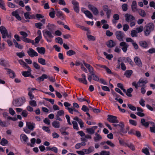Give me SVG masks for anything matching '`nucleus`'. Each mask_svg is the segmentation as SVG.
I'll return each instance as SVG.
<instances>
[{
  "label": "nucleus",
  "mask_w": 155,
  "mask_h": 155,
  "mask_svg": "<svg viewBox=\"0 0 155 155\" xmlns=\"http://www.w3.org/2000/svg\"><path fill=\"white\" fill-rule=\"evenodd\" d=\"M154 26L153 23L148 24L144 28V35L146 36L149 35L151 31L153 30Z\"/></svg>",
  "instance_id": "1"
},
{
  "label": "nucleus",
  "mask_w": 155,
  "mask_h": 155,
  "mask_svg": "<svg viewBox=\"0 0 155 155\" xmlns=\"http://www.w3.org/2000/svg\"><path fill=\"white\" fill-rule=\"evenodd\" d=\"M25 101V99L24 97L19 98L14 100L12 104L15 107H19L23 105Z\"/></svg>",
  "instance_id": "2"
},
{
  "label": "nucleus",
  "mask_w": 155,
  "mask_h": 155,
  "mask_svg": "<svg viewBox=\"0 0 155 155\" xmlns=\"http://www.w3.org/2000/svg\"><path fill=\"white\" fill-rule=\"evenodd\" d=\"M147 83V80L144 81L143 79H140L137 83L135 81L133 82L132 85L137 89L138 87H143Z\"/></svg>",
  "instance_id": "3"
},
{
  "label": "nucleus",
  "mask_w": 155,
  "mask_h": 155,
  "mask_svg": "<svg viewBox=\"0 0 155 155\" xmlns=\"http://www.w3.org/2000/svg\"><path fill=\"white\" fill-rule=\"evenodd\" d=\"M51 31L48 30L43 31V35L44 38L46 39L47 41L49 42H51L52 40L51 39H49L48 38H52L54 37L53 35L52 34Z\"/></svg>",
  "instance_id": "4"
},
{
  "label": "nucleus",
  "mask_w": 155,
  "mask_h": 155,
  "mask_svg": "<svg viewBox=\"0 0 155 155\" xmlns=\"http://www.w3.org/2000/svg\"><path fill=\"white\" fill-rule=\"evenodd\" d=\"M0 31L3 38H5L6 37L9 38H11V35L8 34L7 30L4 26H2L0 27Z\"/></svg>",
  "instance_id": "5"
},
{
  "label": "nucleus",
  "mask_w": 155,
  "mask_h": 155,
  "mask_svg": "<svg viewBox=\"0 0 155 155\" xmlns=\"http://www.w3.org/2000/svg\"><path fill=\"white\" fill-rule=\"evenodd\" d=\"M115 35L117 38L120 41H122L125 37V34L121 31H117L115 32Z\"/></svg>",
  "instance_id": "6"
},
{
  "label": "nucleus",
  "mask_w": 155,
  "mask_h": 155,
  "mask_svg": "<svg viewBox=\"0 0 155 155\" xmlns=\"http://www.w3.org/2000/svg\"><path fill=\"white\" fill-rule=\"evenodd\" d=\"M107 120L110 123H116L119 122L118 120L117 119V117L108 115L107 116Z\"/></svg>",
  "instance_id": "7"
},
{
  "label": "nucleus",
  "mask_w": 155,
  "mask_h": 155,
  "mask_svg": "<svg viewBox=\"0 0 155 155\" xmlns=\"http://www.w3.org/2000/svg\"><path fill=\"white\" fill-rule=\"evenodd\" d=\"M82 78H78L76 77H74V78L76 80H78L80 82L87 84V81L86 79V76L84 74H82L81 75Z\"/></svg>",
  "instance_id": "8"
},
{
  "label": "nucleus",
  "mask_w": 155,
  "mask_h": 155,
  "mask_svg": "<svg viewBox=\"0 0 155 155\" xmlns=\"http://www.w3.org/2000/svg\"><path fill=\"white\" fill-rule=\"evenodd\" d=\"M87 75L88 76V80L90 82H91L92 79L96 81H98L99 80V78L98 77L95 75L94 73L93 74H88Z\"/></svg>",
  "instance_id": "9"
},
{
  "label": "nucleus",
  "mask_w": 155,
  "mask_h": 155,
  "mask_svg": "<svg viewBox=\"0 0 155 155\" xmlns=\"http://www.w3.org/2000/svg\"><path fill=\"white\" fill-rule=\"evenodd\" d=\"M28 54L31 57L34 56H37L38 55V53L33 49L30 48L29 50L27 51Z\"/></svg>",
  "instance_id": "10"
},
{
  "label": "nucleus",
  "mask_w": 155,
  "mask_h": 155,
  "mask_svg": "<svg viewBox=\"0 0 155 155\" xmlns=\"http://www.w3.org/2000/svg\"><path fill=\"white\" fill-rule=\"evenodd\" d=\"M120 46L122 47L121 49L122 51L124 52H126L127 49V48L129 47L128 45L124 41H122L120 43Z\"/></svg>",
  "instance_id": "11"
},
{
  "label": "nucleus",
  "mask_w": 155,
  "mask_h": 155,
  "mask_svg": "<svg viewBox=\"0 0 155 155\" xmlns=\"http://www.w3.org/2000/svg\"><path fill=\"white\" fill-rule=\"evenodd\" d=\"M72 3L74 5V11L77 13H78L79 11V3L75 0H73Z\"/></svg>",
  "instance_id": "12"
},
{
  "label": "nucleus",
  "mask_w": 155,
  "mask_h": 155,
  "mask_svg": "<svg viewBox=\"0 0 155 155\" xmlns=\"http://www.w3.org/2000/svg\"><path fill=\"white\" fill-rule=\"evenodd\" d=\"M88 8L89 9L91 10L94 15H97L98 13V11L97 9L91 5H89Z\"/></svg>",
  "instance_id": "13"
},
{
  "label": "nucleus",
  "mask_w": 155,
  "mask_h": 155,
  "mask_svg": "<svg viewBox=\"0 0 155 155\" xmlns=\"http://www.w3.org/2000/svg\"><path fill=\"white\" fill-rule=\"evenodd\" d=\"M20 137L21 142L24 144L26 143L28 141V137L25 134H21L20 135Z\"/></svg>",
  "instance_id": "14"
},
{
  "label": "nucleus",
  "mask_w": 155,
  "mask_h": 155,
  "mask_svg": "<svg viewBox=\"0 0 155 155\" xmlns=\"http://www.w3.org/2000/svg\"><path fill=\"white\" fill-rule=\"evenodd\" d=\"M126 21L128 22H131L135 20V18L132 15L127 14L125 15Z\"/></svg>",
  "instance_id": "15"
},
{
  "label": "nucleus",
  "mask_w": 155,
  "mask_h": 155,
  "mask_svg": "<svg viewBox=\"0 0 155 155\" xmlns=\"http://www.w3.org/2000/svg\"><path fill=\"white\" fill-rule=\"evenodd\" d=\"M97 128V126H95L91 128H87L86 129V132L91 134H93L95 132V130Z\"/></svg>",
  "instance_id": "16"
},
{
  "label": "nucleus",
  "mask_w": 155,
  "mask_h": 155,
  "mask_svg": "<svg viewBox=\"0 0 155 155\" xmlns=\"http://www.w3.org/2000/svg\"><path fill=\"white\" fill-rule=\"evenodd\" d=\"M26 126L28 128L31 130H33L35 127V124L34 123L30 122H26Z\"/></svg>",
  "instance_id": "17"
},
{
  "label": "nucleus",
  "mask_w": 155,
  "mask_h": 155,
  "mask_svg": "<svg viewBox=\"0 0 155 155\" xmlns=\"http://www.w3.org/2000/svg\"><path fill=\"white\" fill-rule=\"evenodd\" d=\"M48 75L45 74H43L42 75L41 77L38 78L36 80L38 81L39 82L41 81H43L45 79L48 78Z\"/></svg>",
  "instance_id": "18"
},
{
  "label": "nucleus",
  "mask_w": 155,
  "mask_h": 155,
  "mask_svg": "<svg viewBox=\"0 0 155 155\" xmlns=\"http://www.w3.org/2000/svg\"><path fill=\"white\" fill-rule=\"evenodd\" d=\"M134 61L135 63L139 67H142V64L140 59L137 57H136L134 58Z\"/></svg>",
  "instance_id": "19"
},
{
  "label": "nucleus",
  "mask_w": 155,
  "mask_h": 155,
  "mask_svg": "<svg viewBox=\"0 0 155 155\" xmlns=\"http://www.w3.org/2000/svg\"><path fill=\"white\" fill-rule=\"evenodd\" d=\"M131 8L133 12H135L137 10V4L135 1H133L132 3Z\"/></svg>",
  "instance_id": "20"
},
{
  "label": "nucleus",
  "mask_w": 155,
  "mask_h": 155,
  "mask_svg": "<svg viewBox=\"0 0 155 155\" xmlns=\"http://www.w3.org/2000/svg\"><path fill=\"white\" fill-rule=\"evenodd\" d=\"M95 136L94 137V141L95 142H97L102 139V137L97 133L95 134Z\"/></svg>",
  "instance_id": "21"
},
{
  "label": "nucleus",
  "mask_w": 155,
  "mask_h": 155,
  "mask_svg": "<svg viewBox=\"0 0 155 155\" xmlns=\"http://www.w3.org/2000/svg\"><path fill=\"white\" fill-rule=\"evenodd\" d=\"M31 68L30 70H28L27 71H22L21 72L22 74L25 77H28L31 74Z\"/></svg>",
  "instance_id": "22"
},
{
  "label": "nucleus",
  "mask_w": 155,
  "mask_h": 155,
  "mask_svg": "<svg viewBox=\"0 0 155 155\" xmlns=\"http://www.w3.org/2000/svg\"><path fill=\"white\" fill-rule=\"evenodd\" d=\"M12 14L13 16H15L18 20H21V18L18 14V12L17 10L12 12Z\"/></svg>",
  "instance_id": "23"
},
{
  "label": "nucleus",
  "mask_w": 155,
  "mask_h": 155,
  "mask_svg": "<svg viewBox=\"0 0 155 155\" xmlns=\"http://www.w3.org/2000/svg\"><path fill=\"white\" fill-rule=\"evenodd\" d=\"M36 49L38 52L40 54H44L45 53V50L44 47H38Z\"/></svg>",
  "instance_id": "24"
},
{
  "label": "nucleus",
  "mask_w": 155,
  "mask_h": 155,
  "mask_svg": "<svg viewBox=\"0 0 155 155\" xmlns=\"http://www.w3.org/2000/svg\"><path fill=\"white\" fill-rule=\"evenodd\" d=\"M133 71L131 70H128L126 71L124 74V75L127 78H130L132 74Z\"/></svg>",
  "instance_id": "25"
},
{
  "label": "nucleus",
  "mask_w": 155,
  "mask_h": 155,
  "mask_svg": "<svg viewBox=\"0 0 155 155\" xmlns=\"http://www.w3.org/2000/svg\"><path fill=\"white\" fill-rule=\"evenodd\" d=\"M139 45L143 48H146L147 47L148 45L147 42L144 41H141L139 42Z\"/></svg>",
  "instance_id": "26"
},
{
  "label": "nucleus",
  "mask_w": 155,
  "mask_h": 155,
  "mask_svg": "<svg viewBox=\"0 0 155 155\" xmlns=\"http://www.w3.org/2000/svg\"><path fill=\"white\" fill-rule=\"evenodd\" d=\"M52 126L55 128H58L60 127V123L58 121H54L52 123Z\"/></svg>",
  "instance_id": "27"
},
{
  "label": "nucleus",
  "mask_w": 155,
  "mask_h": 155,
  "mask_svg": "<svg viewBox=\"0 0 155 155\" xmlns=\"http://www.w3.org/2000/svg\"><path fill=\"white\" fill-rule=\"evenodd\" d=\"M47 27L49 31H52L54 30V28L55 27V26L53 24H51L49 23L47 25Z\"/></svg>",
  "instance_id": "28"
},
{
  "label": "nucleus",
  "mask_w": 155,
  "mask_h": 155,
  "mask_svg": "<svg viewBox=\"0 0 155 155\" xmlns=\"http://www.w3.org/2000/svg\"><path fill=\"white\" fill-rule=\"evenodd\" d=\"M141 123L142 125L146 127H148L149 125L148 122L146 121L145 120L144 118H142L141 120Z\"/></svg>",
  "instance_id": "29"
},
{
  "label": "nucleus",
  "mask_w": 155,
  "mask_h": 155,
  "mask_svg": "<svg viewBox=\"0 0 155 155\" xmlns=\"http://www.w3.org/2000/svg\"><path fill=\"white\" fill-rule=\"evenodd\" d=\"M107 46L109 48H111L115 45V43L112 40H110L107 44Z\"/></svg>",
  "instance_id": "30"
},
{
  "label": "nucleus",
  "mask_w": 155,
  "mask_h": 155,
  "mask_svg": "<svg viewBox=\"0 0 155 155\" xmlns=\"http://www.w3.org/2000/svg\"><path fill=\"white\" fill-rule=\"evenodd\" d=\"M57 10V14L56 15L58 17H60L61 19H63L64 18L63 16L62 12L58 10V9H56Z\"/></svg>",
  "instance_id": "31"
},
{
  "label": "nucleus",
  "mask_w": 155,
  "mask_h": 155,
  "mask_svg": "<svg viewBox=\"0 0 155 155\" xmlns=\"http://www.w3.org/2000/svg\"><path fill=\"white\" fill-rule=\"evenodd\" d=\"M126 146H127L130 148L132 150H135V148L134 145L131 143H127L126 144Z\"/></svg>",
  "instance_id": "32"
},
{
  "label": "nucleus",
  "mask_w": 155,
  "mask_h": 155,
  "mask_svg": "<svg viewBox=\"0 0 155 155\" xmlns=\"http://www.w3.org/2000/svg\"><path fill=\"white\" fill-rule=\"evenodd\" d=\"M72 123L74 129L76 130H79V128L77 122L75 121H73Z\"/></svg>",
  "instance_id": "33"
},
{
  "label": "nucleus",
  "mask_w": 155,
  "mask_h": 155,
  "mask_svg": "<svg viewBox=\"0 0 155 155\" xmlns=\"http://www.w3.org/2000/svg\"><path fill=\"white\" fill-rule=\"evenodd\" d=\"M38 62L42 64V65H44L46 64L45 60L42 58H39L38 59Z\"/></svg>",
  "instance_id": "34"
},
{
  "label": "nucleus",
  "mask_w": 155,
  "mask_h": 155,
  "mask_svg": "<svg viewBox=\"0 0 155 155\" xmlns=\"http://www.w3.org/2000/svg\"><path fill=\"white\" fill-rule=\"evenodd\" d=\"M8 72L9 73V76L10 78H14L15 77V73L12 70L8 69Z\"/></svg>",
  "instance_id": "35"
},
{
  "label": "nucleus",
  "mask_w": 155,
  "mask_h": 155,
  "mask_svg": "<svg viewBox=\"0 0 155 155\" xmlns=\"http://www.w3.org/2000/svg\"><path fill=\"white\" fill-rule=\"evenodd\" d=\"M85 15L89 18L92 19L93 18V16L92 14L88 10H87V12H85Z\"/></svg>",
  "instance_id": "36"
},
{
  "label": "nucleus",
  "mask_w": 155,
  "mask_h": 155,
  "mask_svg": "<svg viewBox=\"0 0 155 155\" xmlns=\"http://www.w3.org/2000/svg\"><path fill=\"white\" fill-rule=\"evenodd\" d=\"M19 33L22 36L21 38V40L28 37V34L24 31H21L19 32Z\"/></svg>",
  "instance_id": "37"
},
{
  "label": "nucleus",
  "mask_w": 155,
  "mask_h": 155,
  "mask_svg": "<svg viewBox=\"0 0 155 155\" xmlns=\"http://www.w3.org/2000/svg\"><path fill=\"white\" fill-rule=\"evenodd\" d=\"M30 90V87H29L28 89V95L29 96V98L31 100L34 97V96L32 94V92Z\"/></svg>",
  "instance_id": "38"
},
{
  "label": "nucleus",
  "mask_w": 155,
  "mask_h": 155,
  "mask_svg": "<svg viewBox=\"0 0 155 155\" xmlns=\"http://www.w3.org/2000/svg\"><path fill=\"white\" fill-rule=\"evenodd\" d=\"M7 143L8 141L4 138H2L0 142L1 144L3 146H5Z\"/></svg>",
  "instance_id": "39"
},
{
  "label": "nucleus",
  "mask_w": 155,
  "mask_h": 155,
  "mask_svg": "<svg viewBox=\"0 0 155 155\" xmlns=\"http://www.w3.org/2000/svg\"><path fill=\"white\" fill-rule=\"evenodd\" d=\"M133 89L132 88H130L127 90V92H126V94L128 97H131L132 95L130 93L132 92Z\"/></svg>",
  "instance_id": "40"
},
{
  "label": "nucleus",
  "mask_w": 155,
  "mask_h": 155,
  "mask_svg": "<svg viewBox=\"0 0 155 155\" xmlns=\"http://www.w3.org/2000/svg\"><path fill=\"white\" fill-rule=\"evenodd\" d=\"M29 104L32 107H35L37 106L36 101L34 100H31L29 101Z\"/></svg>",
  "instance_id": "41"
},
{
  "label": "nucleus",
  "mask_w": 155,
  "mask_h": 155,
  "mask_svg": "<svg viewBox=\"0 0 155 155\" xmlns=\"http://www.w3.org/2000/svg\"><path fill=\"white\" fill-rule=\"evenodd\" d=\"M33 65L34 67L36 69L39 70L40 69V67L39 64L35 62H33Z\"/></svg>",
  "instance_id": "42"
},
{
  "label": "nucleus",
  "mask_w": 155,
  "mask_h": 155,
  "mask_svg": "<svg viewBox=\"0 0 155 155\" xmlns=\"http://www.w3.org/2000/svg\"><path fill=\"white\" fill-rule=\"evenodd\" d=\"M142 152L146 155H150V154L148 149L147 148L142 149Z\"/></svg>",
  "instance_id": "43"
},
{
  "label": "nucleus",
  "mask_w": 155,
  "mask_h": 155,
  "mask_svg": "<svg viewBox=\"0 0 155 155\" xmlns=\"http://www.w3.org/2000/svg\"><path fill=\"white\" fill-rule=\"evenodd\" d=\"M132 133L135 134L138 137H140L141 136L140 132L137 131H135L134 130H132Z\"/></svg>",
  "instance_id": "44"
},
{
  "label": "nucleus",
  "mask_w": 155,
  "mask_h": 155,
  "mask_svg": "<svg viewBox=\"0 0 155 155\" xmlns=\"http://www.w3.org/2000/svg\"><path fill=\"white\" fill-rule=\"evenodd\" d=\"M103 54L105 56H106V58L109 60L111 59L113 57V55L112 54H107L106 52H104Z\"/></svg>",
  "instance_id": "45"
},
{
  "label": "nucleus",
  "mask_w": 155,
  "mask_h": 155,
  "mask_svg": "<svg viewBox=\"0 0 155 155\" xmlns=\"http://www.w3.org/2000/svg\"><path fill=\"white\" fill-rule=\"evenodd\" d=\"M137 32L135 30H132L131 31L130 35L132 37H134L137 36Z\"/></svg>",
  "instance_id": "46"
},
{
  "label": "nucleus",
  "mask_w": 155,
  "mask_h": 155,
  "mask_svg": "<svg viewBox=\"0 0 155 155\" xmlns=\"http://www.w3.org/2000/svg\"><path fill=\"white\" fill-rule=\"evenodd\" d=\"M76 53L75 51L71 50H69L67 52V54L68 55L71 56L75 54Z\"/></svg>",
  "instance_id": "47"
},
{
  "label": "nucleus",
  "mask_w": 155,
  "mask_h": 155,
  "mask_svg": "<svg viewBox=\"0 0 155 155\" xmlns=\"http://www.w3.org/2000/svg\"><path fill=\"white\" fill-rule=\"evenodd\" d=\"M16 54L17 56L19 57L20 58H22L25 56V53L23 51H21V52H17Z\"/></svg>",
  "instance_id": "48"
},
{
  "label": "nucleus",
  "mask_w": 155,
  "mask_h": 155,
  "mask_svg": "<svg viewBox=\"0 0 155 155\" xmlns=\"http://www.w3.org/2000/svg\"><path fill=\"white\" fill-rule=\"evenodd\" d=\"M43 24L41 22H38L35 23V27L38 28L39 29H41V27L42 26Z\"/></svg>",
  "instance_id": "49"
},
{
  "label": "nucleus",
  "mask_w": 155,
  "mask_h": 155,
  "mask_svg": "<svg viewBox=\"0 0 155 155\" xmlns=\"http://www.w3.org/2000/svg\"><path fill=\"white\" fill-rule=\"evenodd\" d=\"M55 40L56 42H57L58 43L60 44L61 45L63 44V42L62 38L60 37H58L56 38Z\"/></svg>",
  "instance_id": "50"
},
{
  "label": "nucleus",
  "mask_w": 155,
  "mask_h": 155,
  "mask_svg": "<svg viewBox=\"0 0 155 155\" xmlns=\"http://www.w3.org/2000/svg\"><path fill=\"white\" fill-rule=\"evenodd\" d=\"M136 30L137 33H140L144 30V28L142 26H140L139 27L136 28Z\"/></svg>",
  "instance_id": "51"
},
{
  "label": "nucleus",
  "mask_w": 155,
  "mask_h": 155,
  "mask_svg": "<svg viewBox=\"0 0 155 155\" xmlns=\"http://www.w3.org/2000/svg\"><path fill=\"white\" fill-rule=\"evenodd\" d=\"M138 12L140 15L142 17H144L146 15L145 13L143 10H139Z\"/></svg>",
  "instance_id": "52"
},
{
  "label": "nucleus",
  "mask_w": 155,
  "mask_h": 155,
  "mask_svg": "<svg viewBox=\"0 0 155 155\" xmlns=\"http://www.w3.org/2000/svg\"><path fill=\"white\" fill-rule=\"evenodd\" d=\"M100 155H110L109 151H102L100 153Z\"/></svg>",
  "instance_id": "53"
},
{
  "label": "nucleus",
  "mask_w": 155,
  "mask_h": 155,
  "mask_svg": "<svg viewBox=\"0 0 155 155\" xmlns=\"http://www.w3.org/2000/svg\"><path fill=\"white\" fill-rule=\"evenodd\" d=\"M118 126H119L120 127V130L121 131L124 133H127V131H124L123 130V128L124 127V125L122 123H120L119 124H118Z\"/></svg>",
  "instance_id": "54"
},
{
  "label": "nucleus",
  "mask_w": 155,
  "mask_h": 155,
  "mask_svg": "<svg viewBox=\"0 0 155 155\" xmlns=\"http://www.w3.org/2000/svg\"><path fill=\"white\" fill-rule=\"evenodd\" d=\"M122 8L124 11H126L127 10V5L126 4H124L122 5Z\"/></svg>",
  "instance_id": "55"
},
{
  "label": "nucleus",
  "mask_w": 155,
  "mask_h": 155,
  "mask_svg": "<svg viewBox=\"0 0 155 155\" xmlns=\"http://www.w3.org/2000/svg\"><path fill=\"white\" fill-rule=\"evenodd\" d=\"M106 143L111 147H114L115 146V145L111 141L109 140H107L106 142Z\"/></svg>",
  "instance_id": "56"
},
{
  "label": "nucleus",
  "mask_w": 155,
  "mask_h": 155,
  "mask_svg": "<svg viewBox=\"0 0 155 155\" xmlns=\"http://www.w3.org/2000/svg\"><path fill=\"white\" fill-rule=\"evenodd\" d=\"M42 129L44 130L46 132H47L48 133H49L51 132L50 130L48 127L46 126L43 127H42Z\"/></svg>",
  "instance_id": "57"
},
{
  "label": "nucleus",
  "mask_w": 155,
  "mask_h": 155,
  "mask_svg": "<svg viewBox=\"0 0 155 155\" xmlns=\"http://www.w3.org/2000/svg\"><path fill=\"white\" fill-rule=\"evenodd\" d=\"M87 69H88L89 71L90 72V74H93L94 73V69L91 66H90L89 68H87Z\"/></svg>",
  "instance_id": "58"
},
{
  "label": "nucleus",
  "mask_w": 155,
  "mask_h": 155,
  "mask_svg": "<svg viewBox=\"0 0 155 155\" xmlns=\"http://www.w3.org/2000/svg\"><path fill=\"white\" fill-rule=\"evenodd\" d=\"M128 107L131 110L135 111L136 110V108L135 107L133 106L131 104H128L127 105Z\"/></svg>",
  "instance_id": "59"
},
{
  "label": "nucleus",
  "mask_w": 155,
  "mask_h": 155,
  "mask_svg": "<svg viewBox=\"0 0 155 155\" xmlns=\"http://www.w3.org/2000/svg\"><path fill=\"white\" fill-rule=\"evenodd\" d=\"M14 45L16 48L19 49H22L23 48V46L22 45L20 44H19L17 42Z\"/></svg>",
  "instance_id": "60"
},
{
  "label": "nucleus",
  "mask_w": 155,
  "mask_h": 155,
  "mask_svg": "<svg viewBox=\"0 0 155 155\" xmlns=\"http://www.w3.org/2000/svg\"><path fill=\"white\" fill-rule=\"evenodd\" d=\"M8 5L9 7L11 8H15V5L10 2H8Z\"/></svg>",
  "instance_id": "61"
},
{
  "label": "nucleus",
  "mask_w": 155,
  "mask_h": 155,
  "mask_svg": "<svg viewBox=\"0 0 155 155\" xmlns=\"http://www.w3.org/2000/svg\"><path fill=\"white\" fill-rule=\"evenodd\" d=\"M81 110L84 112H87L89 111V109L85 105H83L81 108Z\"/></svg>",
  "instance_id": "62"
},
{
  "label": "nucleus",
  "mask_w": 155,
  "mask_h": 155,
  "mask_svg": "<svg viewBox=\"0 0 155 155\" xmlns=\"http://www.w3.org/2000/svg\"><path fill=\"white\" fill-rule=\"evenodd\" d=\"M64 114V111L62 110H61L58 111L56 115H57L58 116H61L63 115Z\"/></svg>",
  "instance_id": "63"
},
{
  "label": "nucleus",
  "mask_w": 155,
  "mask_h": 155,
  "mask_svg": "<svg viewBox=\"0 0 155 155\" xmlns=\"http://www.w3.org/2000/svg\"><path fill=\"white\" fill-rule=\"evenodd\" d=\"M43 122L45 124L48 125H49L50 124V120L48 118H45L43 120Z\"/></svg>",
  "instance_id": "64"
}]
</instances>
